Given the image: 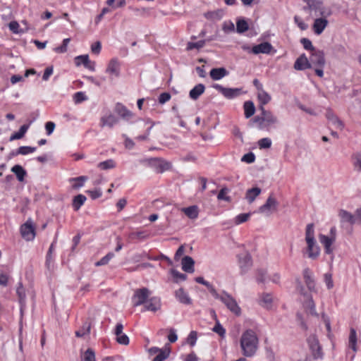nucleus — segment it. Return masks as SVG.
Masks as SVG:
<instances>
[{
	"instance_id": "nucleus-1",
	"label": "nucleus",
	"mask_w": 361,
	"mask_h": 361,
	"mask_svg": "<svg viewBox=\"0 0 361 361\" xmlns=\"http://www.w3.org/2000/svg\"><path fill=\"white\" fill-rule=\"evenodd\" d=\"M240 344L242 354L247 357L255 355L259 345V338L252 329H247L240 337Z\"/></svg>"
},
{
	"instance_id": "nucleus-2",
	"label": "nucleus",
	"mask_w": 361,
	"mask_h": 361,
	"mask_svg": "<svg viewBox=\"0 0 361 361\" xmlns=\"http://www.w3.org/2000/svg\"><path fill=\"white\" fill-rule=\"evenodd\" d=\"M261 111L260 115H257L252 118V121L257 124L259 130H270L276 128L279 123V118L271 111L266 110L264 106H259Z\"/></svg>"
},
{
	"instance_id": "nucleus-3",
	"label": "nucleus",
	"mask_w": 361,
	"mask_h": 361,
	"mask_svg": "<svg viewBox=\"0 0 361 361\" xmlns=\"http://www.w3.org/2000/svg\"><path fill=\"white\" fill-rule=\"evenodd\" d=\"M297 286L296 288L301 295L304 297L303 307L310 314L314 316H318L316 312V307L314 302L310 294L307 293L300 279H296Z\"/></svg>"
},
{
	"instance_id": "nucleus-4",
	"label": "nucleus",
	"mask_w": 361,
	"mask_h": 361,
	"mask_svg": "<svg viewBox=\"0 0 361 361\" xmlns=\"http://www.w3.org/2000/svg\"><path fill=\"white\" fill-rule=\"evenodd\" d=\"M216 299L220 300L227 308L236 315H240L241 310L235 300L229 294L223 292L222 294L218 293V297H214Z\"/></svg>"
},
{
	"instance_id": "nucleus-5",
	"label": "nucleus",
	"mask_w": 361,
	"mask_h": 361,
	"mask_svg": "<svg viewBox=\"0 0 361 361\" xmlns=\"http://www.w3.org/2000/svg\"><path fill=\"white\" fill-rule=\"evenodd\" d=\"M21 236L26 241H32L36 235L35 226L31 218H29L20 228Z\"/></svg>"
},
{
	"instance_id": "nucleus-6",
	"label": "nucleus",
	"mask_w": 361,
	"mask_h": 361,
	"mask_svg": "<svg viewBox=\"0 0 361 361\" xmlns=\"http://www.w3.org/2000/svg\"><path fill=\"white\" fill-rule=\"evenodd\" d=\"M279 202L271 194L265 203L259 207L258 212L261 214L266 215L267 216H270L273 212L277 210Z\"/></svg>"
},
{
	"instance_id": "nucleus-7",
	"label": "nucleus",
	"mask_w": 361,
	"mask_h": 361,
	"mask_svg": "<svg viewBox=\"0 0 361 361\" xmlns=\"http://www.w3.org/2000/svg\"><path fill=\"white\" fill-rule=\"evenodd\" d=\"M150 295V291L147 288L137 289L132 298V302L135 307L145 305Z\"/></svg>"
},
{
	"instance_id": "nucleus-8",
	"label": "nucleus",
	"mask_w": 361,
	"mask_h": 361,
	"mask_svg": "<svg viewBox=\"0 0 361 361\" xmlns=\"http://www.w3.org/2000/svg\"><path fill=\"white\" fill-rule=\"evenodd\" d=\"M309 60L311 68L313 66L323 68L326 63L324 53L322 50H313V51L311 52Z\"/></svg>"
},
{
	"instance_id": "nucleus-9",
	"label": "nucleus",
	"mask_w": 361,
	"mask_h": 361,
	"mask_svg": "<svg viewBox=\"0 0 361 361\" xmlns=\"http://www.w3.org/2000/svg\"><path fill=\"white\" fill-rule=\"evenodd\" d=\"M212 87L221 92L226 98L231 99L240 95L242 90L240 88H228L219 84H214Z\"/></svg>"
},
{
	"instance_id": "nucleus-10",
	"label": "nucleus",
	"mask_w": 361,
	"mask_h": 361,
	"mask_svg": "<svg viewBox=\"0 0 361 361\" xmlns=\"http://www.w3.org/2000/svg\"><path fill=\"white\" fill-rule=\"evenodd\" d=\"M238 264L242 274H245L252 266L251 255L248 252H244L238 255Z\"/></svg>"
},
{
	"instance_id": "nucleus-11",
	"label": "nucleus",
	"mask_w": 361,
	"mask_h": 361,
	"mask_svg": "<svg viewBox=\"0 0 361 361\" xmlns=\"http://www.w3.org/2000/svg\"><path fill=\"white\" fill-rule=\"evenodd\" d=\"M121 72V63L118 60L114 58L110 60L106 69V73L109 75L110 80L118 78Z\"/></svg>"
},
{
	"instance_id": "nucleus-12",
	"label": "nucleus",
	"mask_w": 361,
	"mask_h": 361,
	"mask_svg": "<svg viewBox=\"0 0 361 361\" xmlns=\"http://www.w3.org/2000/svg\"><path fill=\"white\" fill-rule=\"evenodd\" d=\"M307 343L312 350V355L314 359L321 358L322 357V349L319 343L318 339L315 336H310L307 338Z\"/></svg>"
},
{
	"instance_id": "nucleus-13",
	"label": "nucleus",
	"mask_w": 361,
	"mask_h": 361,
	"mask_svg": "<svg viewBox=\"0 0 361 361\" xmlns=\"http://www.w3.org/2000/svg\"><path fill=\"white\" fill-rule=\"evenodd\" d=\"M148 163L153 166L158 173H162L169 170L170 164L161 158H151L148 159Z\"/></svg>"
},
{
	"instance_id": "nucleus-14",
	"label": "nucleus",
	"mask_w": 361,
	"mask_h": 361,
	"mask_svg": "<svg viewBox=\"0 0 361 361\" xmlns=\"http://www.w3.org/2000/svg\"><path fill=\"white\" fill-rule=\"evenodd\" d=\"M272 51H274V53L276 51L275 49H274L273 46L268 42H264L255 45L251 49V53H253L254 54H269Z\"/></svg>"
},
{
	"instance_id": "nucleus-15",
	"label": "nucleus",
	"mask_w": 361,
	"mask_h": 361,
	"mask_svg": "<svg viewBox=\"0 0 361 361\" xmlns=\"http://www.w3.org/2000/svg\"><path fill=\"white\" fill-rule=\"evenodd\" d=\"M305 283L310 292H317L315 281L312 272L309 268H305L302 272Z\"/></svg>"
},
{
	"instance_id": "nucleus-16",
	"label": "nucleus",
	"mask_w": 361,
	"mask_h": 361,
	"mask_svg": "<svg viewBox=\"0 0 361 361\" xmlns=\"http://www.w3.org/2000/svg\"><path fill=\"white\" fill-rule=\"evenodd\" d=\"M294 68L298 71H303L311 68L310 60L305 54H301L295 61Z\"/></svg>"
},
{
	"instance_id": "nucleus-17",
	"label": "nucleus",
	"mask_w": 361,
	"mask_h": 361,
	"mask_svg": "<svg viewBox=\"0 0 361 361\" xmlns=\"http://www.w3.org/2000/svg\"><path fill=\"white\" fill-rule=\"evenodd\" d=\"M326 118L327 120L336 128L339 130H343L344 128L343 123L338 118L336 115L334 114L333 111L330 109H326Z\"/></svg>"
},
{
	"instance_id": "nucleus-18",
	"label": "nucleus",
	"mask_w": 361,
	"mask_h": 361,
	"mask_svg": "<svg viewBox=\"0 0 361 361\" xmlns=\"http://www.w3.org/2000/svg\"><path fill=\"white\" fill-rule=\"evenodd\" d=\"M118 122V119L112 114L104 115L100 118V126L104 128L108 126L110 128H113Z\"/></svg>"
},
{
	"instance_id": "nucleus-19",
	"label": "nucleus",
	"mask_w": 361,
	"mask_h": 361,
	"mask_svg": "<svg viewBox=\"0 0 361 361\" xmlns=\"http://www.w3.org/2000/svg\"><path fill=\"white\" fill-rule=\"evenodd\" d=\"M319 239L320 243L324 247L325 252L326 254H331L333 252L331 245H332L333 243L335 241V238L334 237H329L324 234H319Z\"/></svg>"
},
{
	"instance_id": "nucleus-20",
	"label": "nucleus",
	"mask_w": 361,
	"mask_h": 361,
	"mask_svg": "<svg viewBox=\"0 0 361 361\" xmlns=\"http://www.w3.org/2000/svg\"><path fill=\"white\" fill-rule=\"evenodd\" d=\"M307 252L308 257L312 259H317L320 254V248L317 245V241L307 243Z\"/></svg>"
},
{
	"instance_id": "nucleus-21",
	"label": "nucleus",
	"mask_w": 361,
	"mask_h": 361,
	"mask_svg": "<svg viewBox=\"0 0 361 361\" xmlns=\"http://www.w3.org/2000/svg\"><path fill=\"white\" fill-rule=\"evenodd\" d=\"M328 25V20L325 18H317L313 24V30L317 35H321Z\"/></svg>"
},
{
	"instance_id": "nucleus-22",
	"label": "nucleus",
	"mask_w": 361,
	"mask_h": 361,
	"mask_svg": "<svg viewBox=\"0 0 361 361\" xmlns=\"http://www.w3.org/2000/svg\"><path fill=\"white\" fill-rule=\"evenodd\" d=\"M182 269L184 271L188 273H193L195 271L194 264L195 261L190 256H185L181 262Z\"/></svg>"
},
{
	"instance_id": "nucleus-23",
	"label": "nucleus",
	"mask_w": 361,
	"mask_h": 361,
	"mask_svg": "<svg viewBox=\"0 0 361 361\" xmlns=\"http://www.w3.org/2000/svg\"><path fill=\"white\" fill-rule=\"evenodd\" d=\"M338 216L340 217L341 222H348L351 225L355 224L356 222V218L355 217V215L345 209L339 210Z\"/></svg>"
},
{
	"instance_id": "nucleus-24",
	"label": "nucleus",
	"mask_w": 361,
	"mask_h": 361,
	"mask_svg": "<svg viewBox=\"0 0 361 361\" xmlns=\"http://www.w3.org/2000/svg\"><path fill=\"white\" fill-rule=\"evenodd\" d=\"M228 74V71L225 68H212L209 72V75L214 80H221Z\"/></svg>"
},
{
	"instance_id": "nucleus-25",
	"label": "nucleus",
	"mask_w": 361,
	"mask_h": 361,
	"mask_svg": "<svg viewBox=\"0 0 361 361\" xmlns=\"http://www.w3.org/2000/svg\"><path fill=\"white\" fill-rule=\"evenodd\" d=\"M145 308L146 310L156 312L160 308V300L156 297L149 298L145 302Z\"/></svg>"
},
{
	"instance_id": "nucleus-26",
	"label": "nucleus",
	"mask_w": 361,
	"mask_h": 361,
	"mask_svg": "<svg viewBox=\"0 0 361 361\" xmlns=\"http://www.w3.org/2000/svg\"><path fill=\"white\" fill-rule=\"evenodd\" d=\"M175 295L176 298L180 302L185 305H190L192 303L191 298L183 288H179L177 290Z\"/></svg>"
},
{
	"instance_id": "nucleus-27",
	"label": "nucleus",
	"mask_w": 361,
	"mask_h": 361,
	"mask_svg": "<svg viewBox=\"0 0 361 361\" xmlns=\"http://www.w3.org/2000/svg\"><path fill=\"white\" fill-rule=\"evenodd\" d=\"M115 111L121 117L126 120H128L133 116V114L120 103L116 104Z\"/></svg>"
},
{
	"instance_id": "nucleus-28",
	"label": "nucleus",
	"mask_w": 361,
	"mask_h": 361,
	"mask_svg": "<svg viewBox=\"0 0 361 361\" xmlns=\"http://www.w3.org/2000/svg\"><path fill=\"white\" fill-rule=\"evenodd\" d=\"M205 90V86L203 84H198L195 85L189 93L190 97L193 99L196 100L197 99L201 94L204 93Z\"/></svg>"
},
{
	"instance_id": "nucleus-29",
	"label": "nucleus",
	"mask_w": 361,
	"mask_h": 361,
	"mask_svg": "<svg viewBox=\"0 0 361 361\" xmlns=\"http://www.w3.org/2000/svg\"><path fill=\"white\" fill-rule=\"evenodd\" d=\"M16 294L18 297V301L20 305V309L22 310L23 308L25 306L26 295L25 289L21 282L18 283V286L16 288Z\"/></svg>"
},
{
	"instance_id": "nucleus-30",
	"label": "nucleus",
	"mask_w": 361,
	"mask_h": 361,
	"mask_svg": "<svg viewBox=\"0 0 361 361\" xmlns=\"http://www.w3.org/2000/svg\"><path fill=\"white\" fill-rule=\"evenodd\" d=\"M305 241L306 243L309 242H315L316 239L314 237V224L313 223L308 224L305 228Z\"/></svg>"
},
{
	"instance_id": "nucleus-31",
	"label": "nucleus",
	"mask_w": 361,
	"mask_h": 361,
	"mask_svg": "<svg viewBox=\"0 0 361 361\" xmlns=\"http://www.w3.org/2000/svg\"><path fill=\"white\" fill-rule=\"evenodd\" d=\"M261 191V189L258 187L248 189L245 194V199L249 203H252L255 201V198L260 195Z\"/></svg>"
},
{
	"instance_id": "nucleus-32",
	"label": "nucleus",
	"mask_w": 361,
	"mask_h": 361,
	"mask_svg": "<svg viewBox=\"0 0 361 361\" xmlns=\"http://www.w3.org/2000/svg\"><path fill=\"white\" fill-rule=\"evenodd\" d=\"M182 212L190 219H195L198 216V207L196 205L183 207Z\"/></svg>"
},
{
	"instance_id": "nucleus-33",
	"label": "nucleus",
	"mask_w": 361,
	"mask_h": 361,
	"mask_svg": "<svg viewBox=\"0 0 361 361\" xmlns=\"http://www.w3.org/2000/svg\"><path fill=\"white\" fill-rule=\"evenodd\" d=\"M11 171L15 173L17 179L20 182H23L27 173L26 171L20 165H15L11 168Z\"/></svg>"
},
{
	"instance_id": "nucleus-34",
	"label": "nucleus",
	"mask_w": 361,
	"mask_h": 361,
	"mask_svg": "<svg viewBox=\"0 0 361 361\" xmlns=\"http://www.w3.org/2000/svg\"><path fill=\"white\" fill-rule=\"evenodd\" d=\"M243 108L246 118H250L255 113V106L252 101H246L243 104Z\"/></svg>"
},
{
	"instance_id": "nucleus-35",
	"label": "nucleus",
	"mask_w": 361,
	"mask_h": 361,
	"mask_svg": "<svg viewBox=\"0 0 361 361\" xmlns=\"http://www.w3.org/2000/svg\"><path fill=\"white\" fill-rule=\"evenodd\" d=\"M257 99L259 102V106H264L267 104L271 99L270 94L264 90L257 92Z\"/></svg>"
},
{
	"instance_id": "nucleus-36",
	"label": "nucleus",
	"mask_w": 361,
	"mask_h": 361,
	"mask_svg": "<svg viewBox=\"0 0 361 361\" xmlns=\"http://www.w3.org/2000/svg\"><path fill=\"white\" fill-rule=\"evenodd\" d=\"M195 280L197 283L205 286L209 289V291L214 297H218V293L216 290V289L214 288V286L210 283L205 281L203 277L198 276V277H196Z\"/></svg>"
},
{
	"instance_id": "nucleus-37",
	"label": "nucleus",
	"mask_w": 361,
	"mask_h": 361,
	"mask_svg": "<svg viewBox=\"0 0 361 361\" xmlns=\"http://www.w3.org/2000/svg\"><path fill=\"white\" fill-rule=\"evenodd\" d=\"M357 333L354 329H350V335L348 338L349 348H350L354 352H356L357 348Z\"/></svg>"
},
{
	"instance_id": "nucleus-38",
	"label": "nucleus",
	"mask_w": 361,
	"mask_h": 361,
	"mask_svg": "<svg viewBox=\"0 0 361 361\" xmlns=\"http://www.w3.org/2000/svg\"><path fill=\"white\" fill-rule=\"evenodd\" d=\"M28 128H29L28 125H26V124L23 125L20 128V129H19V130L18 132H16V133H14L13 134L11 135V136L10 137L9 140L10 141H13L14 140L21 139L22 137H23V136L26 133L27 130H28Z\"/></svg>"
},
{
	"instance_id": "nucleus-39",
	"label": "nucleus",
	"mask_w": 361,
	"mask_h": 361,
	"mask_svg": "<svg viewBox=\"0 0 361 361\" xmlns=\"http://www.w3.org/2000/svg\"><path fill=\"white\" fill-rule=\"evenodd\" d=\"M86 200V197L81 194L75 196L73 200V207L75 211H78L81 207V206L85 203Z\"/></svg>"
},
{
	"instance_id": "nucleus-40",
	"label": "nucleus",
	"mask_w": 361,
	"mask_h": 361,
	"mask_svg": "<svg viewBox=\"0 0 361 361\" xmlns=\"http://www.w3.org/2000/svg\"><path fill=\"white\" fill-rule=\"evenodd\" d=\"M128 237L130 240H144L149 237V234L147 233V231H140L130 233Z\"/></svg>"
},
{
	"instance_id": "nucleus-41",
	"label": "nucleus",
	"mask_w": 361,
	"mask_h": 361,
	"mask_svg": "<svg viewBox=\"0 0 361 361\" xmlns=\"http://www.w3.org/2000/svg\"><path fill=\"white\" fill-rule=\"evenodd\" d=\"M87 176H81L76 178H73L70 179V181L75 182V183L72 185L73 188L78 189L83 186L84 183L87 180Z\"/></svg>"
},
{
	"instance_id": "nucleus-42",
	"label": "nucleus",
	"mask_w": 361,
	"mask_h": 361,
	"mask_svg": "<svg viewBox=\"0 0 361 361\" xmlns=\"http://www.w3.org/2000/svg\"><path fill=\"white\" fill-rule=\"evenodd\" d=\"M36 149H37V147H35L21 146V147H18V149L16 151V154L27 155L28 154L35 152Z\"/></svg>"
},
{
	"instance_id": "nucleus-43",
	"label": "nucleus",
	"mask_w": 361,
	"mask_h": 361,
	"mask_svg": "<svg viewBox=\"0 0 361 361\" xmlns=\"http://www.w3.org/2000/svg\"><path fill=\"white\" fill-rule=\"evenodd\" d=\"M98 168L102 170H108L114 169L116 166L115 162L113 159H107L98 164Z\"/></svg>"
},
{
	"instance_id": "nucleus-44",
	"label": "nucleus",
	"mask_w": 361,
	"mask_h": 361,
	"mask_svg": "<svg viewBox=\"0 0 361 361\" xmlns=\"http://www.w3.org/2000/svg\"><path fill=\"white\" fill-rule=\"evenodd\" d=\"M249 28L248 24L244 19H240L236 23V31L238 33H243Z\"/></svg>"
},
{
	"instance_id": "nucleus-45",
	"label": "nucleus",
	"mask_w": 361,
	"mask_h": 361,
	"mask_svg": "<svg viewBox=\"0 0 361 361\" xmlns=\"http://www.w3.org/2000/svg\"><path fill=\"white\" fill-rule=\"evenodd\" d=\"M170 354V349L169 348H165L163 350L160 351L159 353L157 354V355L153 359L152 361H164L168 357Z\"/></svg>"
},
{
	"instance_id": "nucleus-46",
	"label": "nucleus",
	"mask_w": 361,
	"mask_h": 361,
	"mask_svg": "<svg viewBox=\"0 0 361 361\" xmlns=\"http://www.w3.org/2000/svg\"><path fill=\"white\" fill-rule=\"evenodd\" d=\"M82 361H95L94 351L92 348H88L82 355Z\"/></svg>"
},
{
	"instance_id": "nucleus-47",
	"label": "nucleus",
	"mask_w": 361,
	"mask_h": 361,
	"mask_svg": "<svg viewBox=\"0 0 361 361\" xmlns=\"http://www.w3.org/2000/svg\"><path fill=\"white\" fill-rule=\"evenodd\" d=\"M114 257V254L111 252H109L104 257H103L100 260L95 263V266L99 267L106 265L109 263V262Z\"/></svg>"
},
{
	"instance_id": "nucleus-48",
	"label": "nucleus",
	"mask_w": 361,
	"mask_h": 361,
	"mask_svg": "<svg viewBox=\"0 0 361 361\" xmlns=\"http://www.w3.org/2000/svg\"><path fill=\"white\" fill-rule=\"evenodd\" d=\"M75 63L77 66H80L81 65H83L84 66L87 65L88 60H89V56L87 54L85 55H80L75 58Z\"/></svg>"
},
{
	"instance_id": "nucleus-49",
	"label": "nucleus",
	"mask_w": 361,
	"mask_h": 361,
	"mask_svg": "<svg viewBox=\"0 0 361 361\" xmlns=\"http://www.w3.org/2000/svg\"><path fill=\"white\" fill-rule=\"evenodd\" d=\"M250 215H251L250 213L240 214L235 216L234 222L236 225L243 224L249 219Z\"/></svg>"
},
{
	"instance_id": "nucleus-50",
	"label": "nucleus",
	"mask_w": 361,
	"mask_h": 361,
	"mask_svg": "<svg viewBox=\"0 0 361 361\" xmlns=\"http://www.w3.org/2000/svg\"><path fill=\"white\" fill-rule=\"evenodd\" d=\"M90 331V324L85 323L80 329L75 331V336L77 337L80 338V337L84 336L85 334H89Z\"/></svg>"
},
{
	"instance_id": "nucleus-51",
	"label": "nucleus",
	"mask_w": 361,
	"mask_h": 361,
	"mask_svg": "<svg viewBox=\"0 0 361 361\" xmlns=\"http://www.w3.org/2000/svg\"><path fill=\"white\" fill-rule=\"evenodd\" d=\"M259 149H269L271 146V140L269 137H264L258 141Z\"/></svg>"
},
{
	"instance_id": "nucleus-52",
	"label": "nucleus",
	"mask_w": 361,
	"mask_h": 361,
	"mask_svg": "<svg viewBox=\"0 0 361 361\" xmlns=\"http://www.w3.org/2000/svg\"><path fill=\"white\" fill-rule=\"evenodd\" d=\"M205 44L204 40H200L197 42H189L187 44V49L192 50L193 49H200L203 47Z\"/></svg>"
},
{
	"instance_id": "nucleus-53",
	"label": "nucleus",
	"mask_w": 361,
	"mask_h": 361,
	"mask_svg": "<svg viewBox=\"0 0 361 361\" xmlns=\"http://www.w3.org/2000/svg\"><path fill=\"white\" fill-rule=\"evenodd\" d=\"M213 331L219 334L221 337H224L226 334V330L222 325L217 321L216 324L212 329Z\"/></svg>"
},
{
	"instance_id": "nucleus-54",
	"label": "nucleus",
	"mask_w": 361,
	"mask_h": 361,
	"mask_svg": "<svg viewBox=\"0 0 361 361\" xmlns=\"http://www.w3.org/2000/svg\"><path fill=\"white\" fill-rule=\"evenodd\" d=\"M300 43L302 44L305 49L311 51V52L316 49L312 45V42L307 38H302Z\"/></svg>"
},
{
	"instance_id": "nucleus-55",
	"label": "nucleus",
	"mask_w": 361,
	"mask_h": 361,
	"mask_svg": "<svg viewBox=\"0 0 361 361\" xmlns=\"http://www.w3.org/2000/svg\"><path fill=\"white\" fill-rule=\"evenodd\" d=\"M197 339V334L195 331H190V334L187 338V342L190 346H194Z\"/></svg>"
},
{
	"instance_id": "nucleus-56",
	"label": "nucleus",
	"mask_w": 361,
	"mask_h": 361,
	"mask_svg": "<svg viewBox=\"0 0 361 361\" xmlns=\"http://www.w3.org/2000/svg\"><path fill=\"white\" fill-rule=\"evenodd\" d=\"M267 271L262 269L257 271L256 279L259 283H264L266 281Z\"/></svg>"
},
{
	"instance_id": "nucleus-57",
	"label": "nucleus",
	"mask_w": 361,
	"mask_h": 361,
	"mask_svg": "<svg viewBox=\"0 0 361 361\" xmlns=\"http://www.w3.org/2000/svg\"><path fill=\"white\" fill-rule=\"evenodd\" d=\"M255 160V155L252 152H248L245 154H244L242 158L241 161L243 162H246L247 164H252Z\"/></svg>"
},
{
	"instance_id": "nucleus-58",
	"label": "nucleus",
	"mask_w": 361,
	"mask_h": 361,
	"mask_svg": "<svg viewBox=\"0 0 361 361\" xmlns=\"http://www.w3.org/2000/svg\"><path fill=\"white\" fill-rule=\"evenodd\" d=\"M74 101L76 104L80 103L87 99V97L82 92H78L74 94Z\"/></svg>"
},
{
	"instance_id": "nucleus-59",
	"label": "nucleus",
	"mask_w": 361,
	"mask_h": 361,
	"mask_svg": "<svg viewBox=\"0 0 361 361\" xmlns=\"http://www.w3.org/2000/svg\"><path fill=\"white\" fill-rule=\"evenodd\" d=\"M228 192V189L226 188H222L218 195H217V198L218 200H226V201H229L230 200V197L228 196H226V194Z\"/></svg>"
},
{
	"instance_id": "nucleus-60",
	"label": "nucleus",
	"mask_w": 361,
	"mask_h": 361,
	"mask_svg": "<svg viewBox=\"0 0 361 361\" xmlns=\"http://www.w3.org/2000/svg\"><path fill=\"white\" fill-rule=\"evenodd\" d=\"M19 24L17 21L13 20L9 23L8 27L11 31H12L15 34H18L20 32V30H19Z\"/></svg>"
},
{
	"instance_id": "nucleus-61",
	"label": "nucleus",
	"mask_w": 361,
	"mask_h": 361,
	"mask_svg": "<svg viewBox=\"0 0 361 361\" xmlns=\"http://www.w3.org/2000/svg\"><path fill=\"white\" fill-rule=\"evenodd\" d=\"M261 302L267 307L272 302V297L269 293H264L262 295Z\"/></svg>"
},
{
	"instance_id": "nucleus-62",
	"label": "nucleus",
	"mask_w": 361,
	"mask_h": 361,
	"mask_svg": "<svg viewBox=\"0 0 361 361\" xmlns=\"http://www.w3.org/2000/svg\"><path fill=\"white\" fill-rule=\"evenodd\" d=\"M294 21L297 24V25L300 28V30H305L307 29V25L303 22L300 17L295 16L294 17Z\"/></svg>"
},
{
	"instance_id": "nucleus-63",
	"label": "nucleus",
	"mask_w": 361,
	"mask_h": 361,
	"mask_svg": "<svg viewBox=\"0 0 361 361\" xmlns=\"http://www.w3.org/2000/svg\"><path fill=\"white\" fill-rule=\"evenodd\" d=\"M116 341L119 344L121 345H128L129 343V338L126 334H121L119 336H117Z\"/></svg>"
},
{
	"instance_id": "nucleus-64",
	"label": "nucleus",
	"mask_w": 361,
	"mask_h": 361,
	"mask_svg": "<svg viewBox=\"0 0 361 361\" xmlns=\"http://www.w3.org/2000/svg\"><path fill=\"white\" fill-rule=\"evenodd\" d=\"M353 157L355 159L354 165L361 171V152L353 154Z\"/></svg>"
}]
</instances>
